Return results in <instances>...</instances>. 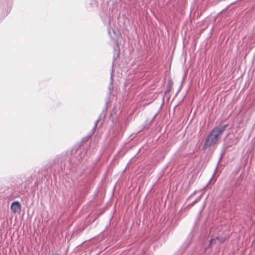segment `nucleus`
Here are the masks:
<instances>
[{
	"label": "nucleus",
	"instance_id": "nucleus-1",
	"mask_svg": "<svg viewBox=\"0 0 255 255\" xmlns=\"http://www.w3.org/2000/svg\"><path fill=\"white\" fill-rule=\"evenodd\" d=\"M227 127V125H226L214 128L207 138L204 146L207 148L215 144L219 140V136L222 134Z\"/></svg>",
	"mask_w": 255,
	"mask_h": 255
},
{
	"label": "nucleus",
	"instance_id": "nucleus-2",
	"mask_svg": "<svg viewBox=\"0 0 255 255\" xmlns=\"http://www.w3.org/2000/svg\"><path fill=\"white\" fill-rule=\"evenodd\" d=\"M10 209L14 213H19L21 211V205L18 202L15 201L11 204Z\"/></svg>",
	"mask_w": 255,
	"mask_h": 255
},
{
	"label": "nucleus",
	"instance_id": "nucleus-3",
	"mask_svg": "<svg viewBox=\"0 0 255 255\" xmlns=\"http://www.w3.org/2000/svg\"><path fill=\"white\" fill-rule=\"evenodd\" d=\"M216 239H212L210 240V244H209V246H211V244L213 243V242Z\"/></svg>",
	"mask_w": 255,
	"mask_h": 255
},
{
	"label": "nucleus",
	"instance_id": "nucleus-4",
	"mask_svg": "<svg viewBox=\"0 0 255 255\" xmlns=\"http://www.w3.org/2000/svg\"><path fill=\"white\" fill-rule=\"evenodd\" d=\"M216 240H217L219 241V238H216Z\"/></svg>",
	"mask_w": 255,
	"mask_h": 255
},
{
	"label": "nucleus",
	"instance_id": "nucleus-5",
	"mask_svg": "<svg viewBox=\"0 0 255 255\" xmlns=\"http://www.w3.org/2000/svg\"><path fill=\"white\" fill-rule=\"evenodd\" d=\"M59 255L57 254H54V255Z\"/></svg>",
	"mask_w": 255,
	"mask_h": 255
},
{
	"label": "nucleus",
	"instance_id": "nucleus-6",
	"mask_svg": "<svg viewBox=\"0 0 255 255\" xmlns=\"http://www.w3.org/2000/svg\"><path fill=\"white\" fill-rule=\"evenodd\" d=\"M224 241H225V240H223V241H220V242H224Z\"/></svg>",
	"mask_w": 255,
	"mask_h": 255
}]
</instances>
